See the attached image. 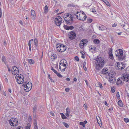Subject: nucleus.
<instances>
[{
	"mask_svg": "<svg viewBox=\"0 0 129 129\" xmlns=\"http://www.w3.org/2000/svg\"><path fill=\"white\" fill-rule=\"evenodd\" d=\"M106 63V60L104 57H98L96 59L94 64L96 70L101 69L104 66Z\"/></svg>",
	"mask_w": 129,
	"mask_h": 129,
	"instance_id": "nucleus-1",
	"label": "nucleus"
},
{
	"mask_svg": "<svg viewBox=\"0 0 129 129\" xmlns=\"http://www.w3.org/2000/svg\"><path fill=\"white\" fill-rule=\"evenodd\" d=\"M63 17L67 24L69 25H72L73 20L72 16L71 14L68 13H66L64 15Z\"/></svg>",
	"mask_w": 129,
	"mask_h": 129,
	"instance_id": "nucleus-2",
	"label": "nucleus"
},
{
	"mask_svg": "<svg viewBox=\"0 0 129 129\" xmlns=\"http://www.w3.org/2000/svg\"><path fill=\"white\" fill-rule=\"evenodd\" d=\"M123 51L121 49L116 50L115 52V55L116 56L119 58V59L120 60H122L124 58L123 56Z\"/></svg>",
	"mask_w": 129,
	"mask_h": 129,
	"instance_id": "nucleus-3",
	"label": "nucleus"
},
{
	"mask_svg": "<svg viewBox=\"0 0 129 129\" xmlns=\"http://www.w3.org/2000/svg\"><path fill=\"white\" fill-rule=\"evenodd\" d=\"M15 78L18 84H20L22 83L24 81V78L23 76L20 75H19V74L16 75Z\"/></svg>",
	"mask_w": 129,
	"mask_h": 129,
	"instance_id": "nucleus-4",
	"label": "nucleus"
},
{
	"mask_svg": "<svg viewBox=\"0 0 129 129\" xmlns=\"http://www.w3.org/2000/svg\"><path fill=\"white\" fill-rule=\"evenodd\" d=\"M62 22V19L60 16H57L55 19V22L56 25L59 26Z\"/></svg>",
	"mask_w": 129,
	"mask_h": 129,
	"instance_id": "nucleus-5",
	"label": "nucleus"
},
{
	"mask_svg": "<svg viewBox=\"0 0 129 129\" xmlns=\"http://www.w3.org/2000/svg\"><path fill=\"white\" fill-rule=\"evenodd\" d=\"M117 66L118 70H121L125 68V65L123 62H119L117 63Z\"/></svg>",
	"mask_w": 129,
	"mask_h": 129,
	"instance_id": "nucleus-6",
	"label": "nucleus"
},
{
	"mask_svg": "<svg viewBox=\"0 0 129 129\" xmlns=\"http://www.w3.org/2000/svg\"><path fill=\"white\" fill-rule=\"evenodd\" d=\"M67 63L66 60L64 59H62L59 62V69L61 71V67L60 65L63 66L64 67L66 68Z\"/></svg>",
	"mask_w": 129,
	"mask_h": 129,
	"instance_id": "nucleus-7",
	"label": "nucleus"
},
{
	"mask_svg": "<svg viewBox=\"0 0 129 129\" xmlns=\"http://www.w3.org/2000/svg\"><path fill=\"white\" fill-rule=\"evenodd\" d=\"M11 71L12 74L15 75L18 73L19 70L16 66H14L12 67Z\"/></svg>",
	"mask_w": 129,
	"mask_h": 129,
	"instance_id": "nucleus-8",
	"label": "nucleus"
},
{
	"mask_svg": "<svg viewBox=\"0 0 129 129\" xmlns=\"http://www.w3.org/2000/svg\"><path fill=\"white\" fill-rule=\"evenodd\" d=\"M9 122L11 126H15L17 124L18 121H14L13 119H11L9 120Z\"/></svg>",
	"mask_w": 129,
	"mask_h": 129,
	"instance_id": "nucleus-9",
	"label": "nucleus"
},
{
	"mask_svg": "<svg viewBox=\"0 0 129 129\" xmlns=\"http://www.w3.org/2000/svg\"><path fill=\"white\" fill-rule=\"evenodd\" d=\"M120 24L123 27V28L125 30H127V29L129 28L128 24L122 21Z\"/></svg>",
	"mask_w": 129,
	"mask_h": 129,
	"instance_id": "nucleus-10",
	"label": "nucleus"
},
{
	"mask_svg": "<svg viewBox=\"0 0 129 129\" xmlns=\"http://www.w3.org/2000/svg\"><path fill=\"white\" fill-rule=\"evenodd\" d=\"M25 87H28V89H26L27 91H29L32 88V85L31 83L30 82H28L25 85Z\"/></svg>",
	"mask_w": 129,
	"mask_h": 129,
	"instance_id": "nucleus-11",
	"label": "nucleus"
},
{
	"mask_svg": "<svg viewBox=\"0 0 129 129\" xmlns=\"http://www.w3.org/2000/svg\"><path fill=\"white\" fill-rule=\"evenodd\" d=\"M76 34L73 31H71L70 33L69 38L71 40L74 39L75 38Z\"/></svg>",
	"mask_w": 129,
	"mask_h": 129,
	"instance_id": "nucleus-12",
	"label": "nucleus"
},
{
	"mask_svg": "<svg viewBox=\"0 0 129 129\" xmlns=\"http://www.w3.org/2000/svg\"><path fill=\"white\" fill-rule=\"evenodd\" d=\"M121 79L122 80L123 79L124 81L128 82L129 81V75L127 74L124 75Z\"/></svg>",
	"mask_w": 129,
	"mask_h": 129,
	"instance_id": "nucleus-13",
	"label": "nucleus"
},
{
	"mask_svg": "<svg viewBox=\"0 0 129 129\" xmlns=\"http://www.w3.org/2000/svg\"><path fill=\"white\" fill-rule=\"evenodd\" d=\"M63 27L64 28L67 30H69V29L72 30L74 28V27L72 26H69L67 25H64L63 26Z\"/></svg>",
	"mask_w": 129,
	"mask_h": 129,
	"instance_id": "nucleus-14",
	"label": "nucleus"
},
{
	"mask_svg": "<svg viewBox=\"0 0 129 129\" xmlns=\"http://www.w3.org/2000/svg\"><path fill=\"white\" fill-rule=\"evenodd\" d=\"M60 47L61 49L60 50V52H63L66 50V48L65 45L62 44V45H61V46H60Z\"/></svg>",
	"mask_w": 129,
	"mask_h": 129,
	"instance_id": "nucleus-15",
	"label": "nucleus"
},
{
	"mask_svg": "<svg viewBox=\"0 0 129 129\" xmlns=\"http://www.w3.org/2000/svg\"><path fill=\"white\" fill-rule=\"evenodd\" d=\"M108 72V70L107 68H104L102 71V73L103 74L107 73Z\"/></svg>",
	"mask_w": 129,
	"mask_h": 129,
	"instance_id": "nucleus-16",
	"label": "nucleus"
},
{
	"mask_svg": "<svg viewBox=\"0 0 129 129\" xmlns=\"http://www.w3.org/2000/svg\"><path fill=\"white\" fill-rule=\"evenodd\" d=\"M61 45H62V44L60 43L56 45L57 49L58 51L59 52H60V50L61 49L60 46H61Z\"/></svg>",
	"mask_w": 129,
	"mask_h": 129,
	"instance_id": "nucleus-17",
	"label": "nucleus"
},
{
	"mask_svg": "<svg viewBox=\"0 0 129 129\" xmlns=\"http://www.w3.org/2000/svg\"><path fill=\"white\" fill-rule=\"evenodd\" d=\"M84 41V39L82 40L80 42L79 46L81 48H82L84 47L83 45V42Z\"/></svg>",
	"mask_w": 129,
	"mask_h": 129,
	"instance_id": "nucleus-18",
	"label": "nucleus"
},
{
	"mask_svg": "<svg viewBox=\"0 0 129 129\" xmlns=\"http://www.w3.org/2000/svg\"><path fill=\"white\" fill-rule=\"evenodd\" d=\"M122 81L120 80V78H118L117 80V81L116 82V84L117 85H118L120 84H122Z\"/></svg>",
	"mask_w": 129,
	"mask_h": 129,
	"instance_id": "nucleus-19",
	"label": "nucleus"
},
{
	"mask_svg": "<svg viewBox=\"0 0 129 129\" xmlns=\"http://www.w3.org/2000/svg\"><path fill=\"white\" fill-rule=\"evenodd\" d=\"M107 6H110V5L107 0H102V1Z\"/></svg>",
	"mask_w": 129,
	"mask_h": 129,
	"instance_id": "nucleus-20",
	"label": "nucleus"
},
{
	"mask_svg": "<svg viewBox=\"0 0 129 129\" xmlns=\"http://www.w3.org/2000/svg\"><path fill=\"white\" fill-rule=\"evenodd\" d=\"M28 62L30 64H33L34 63V60L31 59H29L28 60Z\"/></svg>",
	"mask_w": 129,
	"mask_h": 129,
	"instance_id": "nucleus-21",
	"label": "nucleus"
},
{
	"mask_svg": "<svg viewBox=\"0 0 129 129\" xmlns=\"http://www.w3.org/2000/svg\"><path fill=\"white\" fill-rule=\"evenodd\" d=\"M106 27L104 26H99V29L100 30H103L105 29Z\"/></svg>",
	"mask_w": 129,
	"mask_h": 129,
	"instance_id": "nucleus-22",
	"label": "nucleus"
},
{
	"mask_svg": "<svg viewBox=\"0 0 129 129\" xmlns=\"http://www.w3.org/2000/svg\"><path fill=\"white\" fill-rule=\"evenodd\" d=\"M93 42L94 43L96 44H99L100 42L99 40L98 39H95L94 40Z\"/></svg>",
	"mask_w": 129,
	"mask_h": 129,
	"instance_id": "nucleus-23",
	"label": "nucleus"
},
{
	"mask_svg": "<svg viewBox=\"0 0 129 129\" xmlns=\"http://www.w3.org/2000/svg\"><path fill=\"white\" fill-rule=\"evenodd\" d=\"M37 109V107L36 106H35L33 109V112L34 113V115H35V114L36 112V110Z\"/></svg>",
	"mask_w": 129,
	"mask_h": 129,
	"instance_id": "nucleus-24",
	"label": "nucleus"
},
{
	"mask_svg": "<svg viewBox=\"0 0 129 129\" xmlns=\"http://www.w3.org/2000/svg\"><path fill=\"white\" fill-rule=\"evenodd\" d=\"M119 105L121 107L123 106V105L122 101L121 100H119L118 102Z\"/></svg>",
	"mask_w": 129,
	"mask_h": 129,
	"instance_id": "nucleus-25",
	"label": "nucleus"
},
{
	"mask_svg": "<svg viewBox=\"0 0 129 129\" xmlns=\"http://www.w3.org/2000/svg\"><path fill=\"white\" fill-rule=\"evenodd\" d=\"M31 16H36L35 11L33 10H31Z\"/></svg>",
	"mask_w": 129,
	"mask_h": 129,
	"instance_id": "nucleus-26",
	"label": "nucleus"
},
{
	"mask_svg": "<svg viewBox=\"0 0 129 129\" xmlns=\"http://www.w3.org/2000/svg\"><path fill=\"white\" fill-rule=\"evenodd\" d=\"M48 12V8L47 5H46L45 7L44 13L46 14Z\"/></svg>",
	"mask_w": 129,
	"mask_h": 129,
	"instance_id": "nucleus-27",
	"label": "nucleus"
},
{
	"mask_svg": "<svg viewBox=\"0 0 129 129\" xmlns=\"http://www.w3.org/2000/svg\"><path fill=\"white\" fill-rule=\"evenodd\" d=\"M34 129H38L36 121L35 120L34 123Z\"/></svg>",
	"mask_w": 129,
	"mask_h": 129,
	"instance_id": "nucleus-28",
	"label": "nucleus"
},
{
	"mask_svg": "<svg viewBox=\"0 0 129 129\" xmlns=\"http://www.w3.org/2000/svg\"><path fill=\"white\" fill-rule=\"evenodd\" d=\"M34 45L36 46H37L38 44V41L37 39H35L34 41Z\"/></svg>",
	"mask_w": 129,
	"mask_h": 129,
	"instance_id": "nucleus-29",
	"label": "nucleus"
},
{
	"mask_svg": "<svg viewBox=\"0 0 129 129\" xmlns=\"http://www.w3.org/2000/svg\"><path fill=\"white\" fill-rule=\"evenodd\" d=\"M60 115H61L63 119L67 118V117H66L65 115L62 113H61Z\"/></svg>",
	"mask_w": 129,
	"mask_h": 129,
	"instance_id": "nucleus-30",
	"label": "nucleus"
},
{
	"mask_svg": "<svg viewBox=\"0 0 129 129\" xmlns=\"http://www.w3.org/2000/svg\"><path fill=\"white\" fill-rule=\"evenodd\" d=\"M51 58L53 59H55L57 58V56L56 54H53V55L51 56Z\"/></svg>",
	"mask_w": 129,
	"mask_h": 129,
	"instance_id": "nucleus-31",
	"label": "nucleus"
},
{
	"mask_svg": "<svg viewBox=\"0 0 129 129\" xmlns=\"http://www.w3.org/2000/svg\"><path fill=\"white\" fill-rule=\"evenodd\" d=\"M86 64V62L84 61L83 64V68L84 69V70L86 71L87 70V68L85 66V65Z\"/></svg>",
	"mask_w": 129,
	"mask_h": 129,
	"instance_id": "nucleus-32",
	"label": "nucleus"
},
{
	"mask_svg": "<svg viewBox=\"0 0 129 129\" xmlns=\"http://www.w3.org/2000/svg\"><path fill=\"white\" fill-rule=\"evenodd\" d=\"M109 55H112V48H110L109 49Z\"/></svg>",
	"mask_w": 129,
	"mask_h": 129,
	"instance_id": "nucleus-33",
	"label": "nucleus"
},
{
	"mask_svg": "<svg viewBox=\"0 0 129 129\" xmlns=\"http://www.w3.org/2000/svg\"><path fill=\"white\" fill-rule=\"evenodd\" d=\"M30 123H28L25 126V129H30Z\"/></svg>",
	"mask_w": 129,
	"mask_h": 129,
	"instance_id": "nucleus-34",
	"label": "nucleus"
},
{
	"mask_svg": "<svg viewBox=\"0 0 129 129\" xmlns=\"http://www.w3.org/2000/svg\"><path fill=\"white\" fill-rule=\"evenodd\" d=\"M115 87L114 86H113L111 88V90L113 93L115 92Z\"/></svg>",
	"mask_w": 129,
	"mask_h": 129,
	"instance_id": "nucleus-35",
	"label": "nucleus"
},
{
	"mask_svg": "<svg viewBox=\"0 0 129 129\" xmlns=\"http://www.w3.org/2000/svg\"><path fill=\"white\" fill-rule=\"evenodd\" d=\"M63 123L64 125L67 128H68L69 127V124L64 122H63Z\"/></svg>",
	"mask_w": 129,
	"mask_h": 129,
	"instance_id": "nucleus-36",
	"label": "nucleus"
},
{
	"mask_svg": "<svg viewBox=\"0 0 129 129\" xmlns=\"http://www.w3.org/2000/svg\"><path fill=\"white\" fill-rule=\"evenodd\" d=\"M68 7L69 8L73 7H75V5L73 4H69L68 5Z\"/></svg>",
	"mask_w": 129,
	"mask_h": 129,
	"instance_id": "nucleus-37",
	"label": "nucleus"
},
{
	"mask_svg": "<svg viewBox=\"0 0 129 129\" xmlns=\"http://www.w3.org/2000/svg\"><path fill=\"white\" fill-rule=\"evenodd\" d=\"M90 11L91 12H93L94 13L96 12V10L94 8H93L90 9Z\"/></svg>",
	"mask_w": 129,
	"mask_h": 129,
	"instance_id": "nucleus-38",
	"label": "nucleus"
},
{
	"mask_svg": "<svg viewBox=\"0 0 129 129\" xmlns=\"http://www.w3.org/2000/svg\"><path fill=\"white\" fill-rule=\"evenodd\" d=\"M92 48L91 49V50H93V51H92L91 52H93L94 51H95L96 50V47H94L93 46H92V47H91Z\"/></svg>",
	"mask_w": 129,
	"mask_h": 129,
	"instance_id": "nucleus-39",
	"label": "nucleus"
},
{
	"mask_svg": "<svg viewBox=\"0 0 129 129\" xmlns=\"http://www.w3.org/2000/svg\"><path fill=\"white\" fill-rule=\"evenodd\" d=\"M79 124L80 125H82L83 127H85V124L83 122H80Z\"/></svg>",
	"mask_w": 129,
	"mask_h": 129,
	"instance_id": "nucleus-40",
	"label": "nucleus"
},
{
	"mask_svg": "<svg viewBox=\"0 0 129 129\" xmlns=\"http://www.w3.org/2000/svg\"><path fill=\"white\" fill-rule=\"evenodd\" d=\"M56 74L58 77L60 78H61L62 77V76L59 73H58L57 72V73H56Z\"/></svg>",
	"mask_w": 129,
	"mask_h": 129,
	"instance_id": "nucleus-41",
	"label": "nucleus"
},
{
	"mask_svg": "<svg viewBox=\"0 0 129 129\" xmlns=\"http://www.w3.org/2000/svg\"><path fill=\"white\" fill-rule=\"evenodd\" d=\"M116 96L117 99H120V96L119 94V92H118L116 94Z\"/></svg>",
	"mask_w": 129,
	"mask_h": 129,
	"instance_id": "nucleus-42",
	"label": "nucleus"
},
{
	"mask_svg": "<svg viewBox=\"0 0 129 129\" xmlns=\"http://www.w3.org/2000/svg\"><path fill=\"white\" fill-rule=\"evenodd\" d=\"M124 120L125 122L127 123L129 121V119L127 118H124Z\"/></svg>",
	"mask_w": 129,
	"mask_h": 129,
	"instance_id": "nucleus-43",
	"label": "nucleus"
},
{
	"mask_svg": "<svg viewBox=\"0 0 129 129\" xmlns=\"http://www.w3.org/2000/svg\"><path fill=\"white\" fill-rule=\"evenodd\" d=\"M6 61V58H5L4 56H2V61L4 62H5Z\"/></svg>",
	"mask_w": 129,
	"mask_h": 129,
	"instance_id": "nucleus-44",
	"label": "nucleus"
},
{
	"mask_svg": "<svg viewBox=\"0 0 129 129\" xmlns=\"http://www.w3.org/2000/svg\"><path fill=\"white\" fill-rule=\"evenodd\" d=\"M109 55V57L110 58H111L112 59H113L114 58L113 56V54L112 55Z\"/></svg>",
	"mask_w": 129,
	"mask_h": 129,
	"instance_id": "nucleus-45",
	"label": "nucleus"
},
{
	"mask_svg": "<svg viewBox=\"0 0 129 129\" xmlns=\"http://www.w3.org/2000/svg\"><path fill=\"white\" fill-rule=\"evenodd\" d=\"M83 107L84 108H85L86 110H87V104L85 103L83 105Z\"/></svg>",
	"mask_w": 129,
	"mask_h": 129,
	"instance_id": "nucleus-46",
	"label": "nucleus"
},
{
	"mask_svg": "<svg viewBox=\"0 0 129 129\" xmlns=\"http://www.w3.org/2000/svg\"><path fill=\"white\" fill-rule=\"evenodd\" d=\"M87 21L88 22L90 23L92 22V20L91 19H88Z\"/></svg>",
	"mask_w": 129,
	"mask_h": 129,
	"instance_id": "nucleus-47",
	"label": "nucleus"
},
{
	"mask_svg": "<svg viewBox=\"0 0 129 129\" xmlns=\"http://www.w3.org/2000/svg\"><path fill=\"white\" fill-rule=\"evenodd\" d=\"M75 59L77 61L79 60V58L77 56H75Z\"/></svg>",
	"mask_w": 129,
	"mask_h": 129,
	"instance_id": "nucleus-48",
	"label": "nucleus"
},
{
	"mask_svg": "<svg viewBox=\"0 0 129 129\" xmlns=\"http://www.w3.org/2000/svg\"><path fill=\"white\" fill-rule=\"evenodd\" d=\"M75 15L76 16V18L78 19L79 20H83L82 19V18H79V17L78 16V15H77V13L75 14Z\"/></svg>",
	"mask_w": 129,
	"mask_h": 129,
	"instance_id": "nucleus-49",
	"label": "nucleus"
},
{
	"mask_svg": "<svg viewBox=\"0 0 129 129\" xmlns=\"http://www.w3.org/2000/svg\"><path fill=\"white\" fill-rule=\"evenodd\" d=\"M28 87H25V85H24V89L25 91L26 92H28L29 91H27L26 90V89H27V90L28 89Z\"/></svg>",
	"mask_w": 129,
	"mask_h": 129,
	"instance_id": "nucleus-50",
	"label": "nucleus"
},
{
	"mask_svg": "<svg viewBox=\"0 0 129 129\" xmlns=\"http://www.w3.org/2000/svg\"><path fill=\"white\" fill-rule=\"evenodd\" d=\"M99 86L101 88H102L103 87V86L102 85V84L100 83H99Z\"/></svg>",
	"mask_w": 129,
	"mask_h": 129,
	"instance_id": "nucleus-51",
	"label": "nucleus"
},
{
	"mask_svg": "<svg viewBox=\"0 0 129 129\" xmlns=\"http://www.w3.org/2000/svg\"><path fill=\"white\" fill-rule=\"evenodd\" d=\"M82 55L81 57L83 58H84L85 57V56L84 55V54L82 53H81Z\"/></svg>",
	"mask_w": 129,
	"mask_h": 129,
	"instance_id": "nucleus-52",
	"label": "nucleus"
},
{
	"mask_svg": "<svg viewBox=\"0 0 129 129\" xmlns=\"http://www.w3.org/2000/svg\"><path fill=\"white\" fill-rule=\"evenodd\" d=\"M69 113H70V112H66V116L67 117H69Z\"/></svg>",
	"mask_w": 129,
	"mask_h": 129,
	"instance_id": "nucleus-53",
	"label": "nucleus"
},
{
	"mask_svg": "<svg viewBox=\"0 0 129 129\" xmlns=\"http://www.w3.org/2000/svg\"><path fill=\"white\" fill-rule=\"evenodd\" d=\"M16 129H23V128L21 126H18Z\"/></svg>",
	"mask_w": 129,
	"mask_h": 129,
	"instance_id": "nucleus-54",
	"label": "nucleus"
},
{
	"mask_svg": "<svg viewBox=\"0 0 129 129\" xmlns=\"http://www.w3.org/2000/svg\"><path fill=\"white\" fill-rule=\"evenodd\" d=\"M69 89L67 88H66L65 89V91L67 92H68L69 91Z\"/></svg>",
	"mask_w": 129,
	"mask_h": 129,
	"instance_id": "nucleus-55",
	"label": "nucleus"
},
{
	"mask_svg": "<svg viewBox=\"0 0 129 129\" xmlns=\"http://www.w3.org/2000/svg\"><path fill=\"white\" fill-rule=\"evenodd\" d=\"M114 80L113 79H111V77H110L109 78V81L110 82H111L112 83L113 81V80Z\"/></svg>",
	"mask_w": 129,
	"mask_h": 129,
	"instance_id": "nucleus-56",
	"label": "nucleus"
},
{
	"mask_svg": "<svg viewBox=\"0 0 129 129\" xmlns=\"http://www.w3.org/2000/svg\"><path fill=\"white\" fill-rule=\"evenodd\" d=\"M86 16L85 15V16H84L83 18H82V19L83 20H84L86 19Z\"/></svg>",
	"mask_w": 129,
	"mask_h": 129,
	"instance_id": "nucleus-57",
	"label": "nucleus"
},
{
	"mask_svg": "<svg viewBox=\"0 0 129 129\" xmlns=\"http://www.w3.org/2000/svg\"><path fill=\"white\" fill-rule=\"evenodd\" d=\"M2 12L1 11V8H0V18L2 16Z\"/></svg>",
	"mask_w": 129,
	"mask_h": 129,
	"instance_id": "nucleus-58",
	"label": "nucleus"
},
{
	"mask_svg": "<svg viewBox=\"0 0 129 129\" xmlns=\"http://www.w3.org/2000/svg\"><path fill=\"white\" fill-rule=\"evenodd\" d=\"M50 115L52 116H54V114L53 112H51L50 113Z\"/></svg>",
	"mask_w": 129,
	"mask_h": 129,
	"instance_id": "nucleus-59",
	"label": "nucleus"
},
{
	"mask_svg": "<svg viewBox=\"0 0 129 129\" xmlns=\"http://www.w3.org/2000/svg\"><path fill=\"white\" fill-rule=\"evenodd\" d=\"M66 112H70L69 109V108H67L66 109Z\"/></svg>",
	"mask_w": 129,
	"mask_h": 129,
	"instance_id": "nucleus-60",
	"label": "nucleus"
},
{
	"mask_svg": "<svg viewBox=\"0 0 129 129\" xmlns=\"http://www.w3.org/2000/svg\"><path fill=\"white\" fill-rule=\"evenodd\" d=\"M48 78H49V79H50V80H51V81H52V78H51L50 77V75L49 74V75H48Z\"/></svg>",
	"mask_w": 129,
	"mask_h": 129,
	"instance_id": "nucleus-61",
	"label": "nucleus"
},
{
	"mask_svg": "<svg viewBox=\"0 0 129 129\" xmlns=\"http://www.w3.org/2000/svg\"><path fill=\"white\" fill-rule=\"evenodd\" d=\"M117 24L115 23H114L112 25V26L113 27H115L117 25Z\"/></svg>",
	"mask_w": 129,
	"mask_h": 129,
	"instance_id": "nucleus-62",
	"label": "nucleus"
},
{
	"mask_svg": "<svg viewBox=\"0 0 129 129\" xmlns=\"http://www.w3.org/2000/svg\"><path fill=\"white\" fill-rule=\"evenodd\" d=\"M66 79L68 81H70V79L69 78H66Z\"/></svg>",
	"mask_w": 129,
	"mask_h": 129,
	"instance_id": "nucleus-63",
	"label": "nucleus"
},
{
	"mask_svg": "<svg viewBox=\"0 0 129 129\" xmlns=\"http://www.w3.org/2000/svg\"><path fill=\"white\" fill-rule=\"evenodd\" d=\"M73 80L74 81H77V79L76 78H74Z\"/></svg>",
	"mask_w": 129,
	"mask_h": 129,
	"instance_id": "nucleus-64",
	"label": "nucleus"
}]
</instances>
